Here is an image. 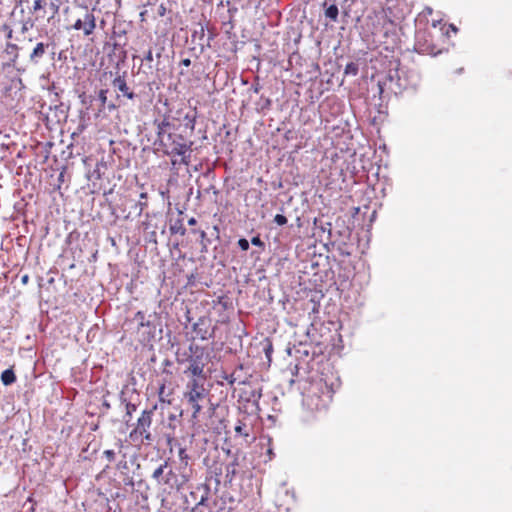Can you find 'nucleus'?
<instances>
[{"label": "nucleus", "mask_w": 512, "mask_h": 512, "mask_svg": "<svg viewBox=\"0 0 512 512\" xmlns=\"http://www.w3.org/2000/svg\"><path fill=\"white\" fill-rule=\"evenodd\" d=\"M170 229H171L172 233H178L181 236H184L186 234V229H185V227H183L182 224H180L179 226L173 225V226H171Z\"/></svg>", "instance_id": "5701e85b"}, {"label": "nucleus", "mask_w": 512, "mask_h": 512, "mask_svg": "<svg viewBox=\"0 0 512 512\" xmlns=\"http://www.w3.org/2000/svg\"><path fill=\"white\" fill-rule=\"evenodd\" d=\"M1 381L4 385H11L16 381L15 373L12 369H6L1 374Z\"/></svg>", "instance_id": "f3484780"}, {"label": "nucleus", "mask_w": 512, "mask_h": 512, "mask_svg": "<svg viewBox=\"0 0 512 512\" xmlns=\"http://www.w3.org/2000/svg\"><path fill=\"white\" fill-rule=\"evenodd\" d=\"M145 60L148 61V62H152L153 61V52L151 49H149L145 55Z\"/></svg>", "instance_id": "2f4dec72"}, {"label": "nucleus", "mask_w": 512, "mask_h": 512, "mask_svg": "<svg viewBox=\"0 0 512 512\" xmlns=\"http://www.w3.org/2000/svg\"><path fill=\"white\" fill-rule=\"evenodd\" d=\"M339 10L337 5L331 4L325 9V16L331 21L336 22L338 19Z\"/></svg>", "instance_id": "a211bd4d"}, {"label": "nucleus", "mask_w": 512, "mask_h": 512, "mask_svg": "<svg viewBox=\"0 0 512 512\" xmlns=\"http://www.w3.org/2000/svg\"><path fill=\"white\" fill-rule=\"evenodd\" d=\"M49 47V43L38 42L29 55V61L34 65H38Z\"/></svg>", "instance_id": "ddd939ff"}, {"label": "nucleus", "mask_w": 512, "mask_h": 512, "mask_svg": "<svg viewBox=\"0 0 512 512\" xmlns=\"http://www.w3.org/2000/svg\"><path fill=\"white\" fill-rule=\"evenodd\" d=\"M168 467V462L164 461L158 468H156L152 474V478L157 481L159 485L165 486L164 491H179L187 479L182 476L180 477L175 471L169 469L165 472V469Z\"/></svg>", "instance_id": "423d86ee"}, {"label": "nucleus", "mask_w": 512, "mask_h": 512, "mask_svg": "<svg viewBox=\"0 0 512 512\" xmlns=\"http://www.w3.org/2000/svg\"><path fill=\"white\" fill-rule=\"evenodd\" d=\"M183 396L192 409V420L197 421L203 408L202 402L209 396V392L204 387V380L197 378L190 379L186 384Z\"/></svg>", "instance_id": "20e7f679"}, {"label": "nucleus", "mask_w": 512, "mask_h": 512, "mask_svg": "<svg viewBox=\"0 0 512 512\" xmlns=\"http://www.w3.org/2000/svg\"><path fill=\"white\" fill-rule=\"evenodd\" d=\"M157 394L159 401L163 404L170 405L172 403V396L174 394V388L167 379H162L158 384Z\"/></svg>", "instance_id": "9d476101"}, {"label": "nucleus", "mask_w": 512, "mask_h": 512, "mask_svg": "<svg viewBox=\"0 0 512 512\" xmlns=\"http://www.w3.org/2000/svg\"><path fill=\"white\" fill-rule=\"evenodd\" d=\"M107 93H108L107 89H101L98 93V98L101 102L102 107H105V105L107 103Z\"/></svg>", "instance_id": "412c9836"}, {"label": "nucleus", "mask_w": 512, "mask_h": 512, "mask_svg": "<svg viewBox=\"0 0 512 512\" xmlns=\"http://www.w3.org/2000/svg\"><path fill=\"white\" fill-rule=\"evenodd\" d=\"M152 416L153 410L142 411L140 417L137 419L134 429L129 434L132 441L144 444L145 442L150 443L153 440L150 432Z\"/></svg>", "instance_id": "0eeeda50"}, {"label": "nucleus", "mask_w": 512, "mask_h": 512, "mask_svg": "<svg viewBox=\"0 0 512 512\" xmlns=\"http://www.w3.org/2000/svg\"><path fill=\"white\" fill-rule=\"evenodd\" d=\"M27 280H28V276H27V275L23 276L22 281H23L24 283H26V282H27Z\"/></svg>", "instance_id": "a19ab883"}, {"label": "nucleus", "mask_w": 512, "mask_h": 512, "mask_svg": "<svg viewBox=\"0 0 512 512\" xmlns=\"http://www.w3.org/2000/svg\"><path fill=\"white\" fill-rule=\"evenodd\" d=\"M157 150L171 157L173 167L177 165L188 166L191 163L193 142L181 134L169 133L164 139L155 142Z\"/></svg>", "instance_id": "f257e3e1"}, {"label": "nucleus", "mask_w": 512, "mask_h": 512, "mask_svg": "<svg viewBox=\"0 0 512 512\" xmlns=\"http://www.w3.org/2000/svg\"><path fill=\"white\" fill-rule=\"evenodd\" d=\"M268 453H269L270 455H272V454H273L271 449H269V450H268Z\"/></svg>", "instance_id": "37998d69"}, {"label": "nucleus", "mask_w": 512, "mask_h": 512, "mask_svg": "<svg viewBox=\"0 0 512 512\" xmlns=\"http://www.w3.org/2000/svg\"><path fill=\"white\" fill-rule=\"evenodd\" d=\"M205 325V320L199 319L197 323L194 324V332L197 336H199L202 340H206L211 337V334L208 331V328H202Z\"/></svg>", "instance_id": "2eb2a0df"}, {"label": "nucleus", "mask_w": 512, "mask_h": 512, "mask_svg": "<svg viewBox=\"0 0 512 512\" xmlns=\"http://www.w3.org/2000/svg\"><path fill=\"white\" fill-rule=\"evenodd\" d=\"M234 466H235V464H233V468L231 471L229 468L227 469V476H229V474H231V477H233L235 475L236 471H235Z\"/></svg>", "instance_id": "e433bc0d"}, {"label": "nucleus", "mask_w": 512, "mask_h": 512, "mask_svg": "<svg viewBox=\"0 0 512 512\" xmlns=\"http://www.w3.org/2000/svg\"><path fill=\"white\" fill-rule=\"evenodd\" d=\"M433 14V9L431 7H425L422 12L419 14V17L420 19L421 18H425L426 19V22H427V25L429 24V19L428 17L429 16H432Z\"/></svg>", "instance_id": "aec40b11"}, {"label": "nucleus", "mask_w": 512, "mask_h": 512, "mask_svg": "<svg viewBox=\"0 0 512 512\" xmlns=\"http://www.w3.org/2000/svg\"><path fill=\"white\" fill-rule=\"evenodd\" d=\"M166 12H167V8H166L165 4H163V3L160 4L158 7V15L160 17H163L166 15Z\"/></svg>", "instance_id": "7c9ffc66"}, {"label": "nucleus", "mask_w": 512, "mask_h": 512, "mask_svg": "<svg viewBox=\"0 0 512 512\" xmlns=\"http://www.w3.org/2000/svg\"><path fill=\"white\" fill-rule=\"evenodd\" d=\"M196 111H192V112H188L185 114L184 118H183V124L185 126V128L189 129L191 132L194 131L195 129V124H196Z\"/></svg>", "instance_id": "dca6fc26"}, {"label": "nucleus", "mask_w": 512, "mask_h": 512, "mask_svg": "<svg viewBox=\"0 0 512 512\" xmlns=\"http://www.w3.org/2000/svg\"><path fill=\"white\" fill-rule=\"evenodd\" d=\"M2 30L6 33L7 39H11L13 37V30L11 29V27L9 25L4 24L2 26Z\"/></svg>", "instance_id": "bb28decb"}, {"label": "nucleus", "mask_w": 512, "mask_h": 512, "mask_svg": "<svg viewBox=\"0 0 512 512\" xmlns=\"http://www.w3.org/2000/svg\"><path fill=\"white\" fill-rule=\"evenodd\" d=\"M238 246L240 247L241 250L247 251L249 249V242L247 239L241 238L238 240Z\"/></svg>", "instance_id": "a878e982"}, {"label": "nucleus", "mask_w": 512, "mask_h": 512, "mask_svg": "<svg viewBox=\"0 0 512 512\" xmlns=\"http://www.w3.org/2000/svg\"><path fill=\"white\" fill-rule=\"evenodd\" d=\"M135 318H137V319H139V320H140V325H143V320H144V314H143V312L138 311V312L135 314Z\"/></svg>", "instance_id": "473e14b6"}, {"label": "nucleus", "mask_w": 512, "mask_h": 512, "mask_svg": "<svg viewBox=\"0 0 512 512\" xmlns=\"http://www.w3.org/2000/svg\"><path fill=\"white\" fill-rule=\"evenodd\" d=\"M4 52L10 57V61L2 64V70L5 71L9 68H14L19 57V47L17 44L7 42Z\"/></svg>", "instance_id": "9b49d317"}, {"label": "nucleus", "mask_w": 512, "mask_h": 512, "mask_svg": "<svg viewBox=\"0 0 512 512\" xmlns=\"http://www.w3.org/2000/svg\"><path fill=\"white\" fill-rule=\"evenodd\" d=\"M74 30H82L85 36H90L96 28V17L93 11H86L83 20L77 19L73 24Z\"/></svg>", "instance_id": "1a4fd4ad"}, {"label": "nucleus", "mask_w": 512, "mask_h": 512, "mask_svg": "<svg viewBox=\"0 0 512 512\" xmlns=\"http://www.w3.org/2000/svg\"><path fill=\"white\" fill-rule=\"evenodd\" d=\"M112 85L115 89H117L119 92L122 93V95L129 100H133L135 98V93L133 90L128 86L125 76L118 75L115 77L112 81Z\"/></svg>", "instance_id": "f8f14e48"}, {"label": "nucleus", "mask_w": 512, "mask_h": 512, "mask_svg": "<svg viewBox=\"0 0 512 512\" xmlns=\"http://www.w3.org/2000/svg\"><path fill=\"white\" fill-rule=\"evenodd\" d=\"M274 222L279 226H283V225L287 224L288 220H287L286 216H284L282 214H276L274 217Z\"/></svg>", "instance_id": "4be33fe9"}, {"label": "nucleus", "mask_w": 512, "mask_h": 512, "mask_svg": "<svg viewBox=\"0 0 512 512\" xmlns=\"http://www.w3.org/2000/svg\"><path fill=\"white\" fill-rule=\"evenodd\" d=\"M178 456H179L180 460H181L182 462H184V463H185V465H187V463H188V459H189V456H188V454L186 453V449H185V448H183V447L179 448Z\"/></svg>", "instance_id": "b1692460"}, {"label": "nucleus", "mask_w": 512, "mask_h": 512, "mask_svg": "<svg viewBox=\"0 0 512 512\" xmlns=\"http://www.w3.org/2000/svg\"><path fill=\"white\" fill-rule=\"evenodd\" d=\"M235 431H236L237 433H239V434H241V435L245 436V437H248V433H246V432L244 433V432H243V428H242V426H236V427H235Z\"/></svg>", "instance_id": "72a5a7b5"}, {"label": "nucleus", "mask_w": 512, "mask_h": 512, "mask_svg": "<svg viewBox=\"0 0 512 512\" xmlns=\"http://www.w3.org/2000/svg\"><path fill=\"white\" fill-rule=\"evenodd\" d=\"M60 180H63V173H60V177H59Z\"/></svg>", "instance_id": "79ce46f5"}, {"label": "nucleus", "mask_w": 512, "mask_h": 512, "mask_svg": "<svg viewBox=\"0 0 512 512\" xmlns=\"http://www.w3.org/2000/svg\"><path fill=\"white\" fill-rule=\"evenodd\" d=\"M176 359L179 364L188 363L184 374L192 376V378L206 379L204 368L210 361V355L206 348L191 343L187 350L177 352Z\"/></svg>", "instance_id": "f03ea898"}, {"label": "nucleus", "mask_w": 512, "mask_h": 512, "mask_svg": "<svg viewBox=\"0 0 512 512\" xmlns=\"http://www.w3.org/2000/svg\"><path fill=\"white\" fill-rule=\"evenodd\" d=\"M181 65H183L185 67H189L191 65V60L189 58L182 59Z\"/></svg>", "instance_id": "c9c22d12"}, {"label": "nucleus", "mask_w": 512, "mask_h": 512, "mask_svg": "<svg viewBox=\"0 0 512 512\" xmlns=\"http://www.w3.org/2000/svg\"><path fill=\"white\" fill-rule=\"evenodd\" d=\"M140 199H145L146 200L147 199V193L146 192H142L140 194Z\"/></svg>", "instance_id": "ea45409f"}, {"label": "nucleus", "mask_w": 512, "mask_h": 512, "mask_svg": "<svg viewBox=\"0 0 512 512\" xmlns=\"http://www.w3.org/2000/svg\"><path fill=\"white\" fill-rule=\"evenodd\" d=\"M334 391L325 381H318L311 385L305 395L304 404L311 412H321L328 409L333 400Z\"/></svg>", "instance_id": "7ed1b4c3"}, {"label": "nucleus", "mask_w": 512, "mask_h": 512, "mask_svg": "<svg viewBox=\"0 0 512 512\" xmlns=\"http://www.w3.org/2000/svg\"><path fill=\"white\" fill-rule=\"evenodd\" d=\"M154 125L156 126L157 139L155 142H159L164 139L165 136L169 135V130L172 126L169 117L165 116L162 120H155Z\"/></svg>", "instance_id": "4468645a"}, {"label": "nucleus", "mask_w": 512, "mask_h": 512, "mask_svg": "<svg viewBox=\"0 0 512 512\" xmlns=\"http://www.w3.org/2000/svg\"><path fill=\"white\" fill-rule=\"evenodd\" d=\"M453 30L454 32L457 31V28L454 25H446V28L443 30L444 33V40L449 37V30Z\"/></svg>", "instance_id": "c85d7f7f"}, {"label": "nucleus", "mask_w": 512, "mask_h": 512, "mask_svg": "<svg viewBox=\"0 0 512 512\" xmlns=\"http://www.w3.org/2000/svg\"><path fill=\"white\" fill-rule=\"evenodd\" d=\"M62 0H35L31 12L40 17L47 16V21H52L59 15Z\"/></svg>", "instance_id": "6e6552de"}, {"label": "nucleus", "mask_w": 512, "mask_h": 512, "mask_svg": "<svg viewBox=\"0 0 512 512\" xmlns=\"http://www.w3.org/2000/svg\"><path fill=\"white\" fill-rule=\"evenodd\" d=\"M146 206H147L146 202H137V203H135V207L138 208L137 214L140 215L143 212V210H144V208Z\"/></svg>", "instance_id": "c756f323"}, {"label": "nucleus", "mask_w": 512, "mask_h": 512, "mask_svg": "<svg viewBox=\"0 0 512 512\" xmlns=\"http://www.w3.org/2000/svg\"><path fill=\"white\" fill-rule=\"evenodd\" d=\"M192 232L193 233H198L201 239H205L206 238V232L204 230H199V231L198 230H193Z\"/></svg>", "instance_id": "f704fd0d"}, {"label": "nucleus", "mask_w": 512, "mask_h": 512, "mask_svg": "<svg viewBox=\"0 0 512 512\" xmlns=\"http://www.w3.org/2000/svg\"><path fill=\"white\" fill-rule=\"evenodd\" d=\"M107 108H108V110L111 111V110L116 109V105L114 103H110V104L107 105Z\"/></svg>", "instance_id": "58836bf2"}, {"label": "nucleus", "mask_w": 512, "mask_h": 512, "mask_svg": "<svg viewBox=\"0 0 512 512\" xmlns=\"http://www.w3.org/2000/svg\"><path fill=\"white\" fill-rule=\"evenodd\" d=\"M252 245L258 246V247H264V242L260 239L259 236H255L251 239Z\"/></svg>", "instance_id": "cd10ccee"}, {"label": "nucleus", "mask_w": 512, "mask_h": 512, "mask_svg": "<svg viewBox=\"0 0 512 512\" xmlns=\"http://www.w3.org/2000/svg\"><path fill=\"white\" fill-rule=\"evenodd\" d=\"M440 42H444V33L426 27L416 31L414 49L420 54L435 56L441 52Z\"/></svg>", "instance_id": "39448f33"}, {"label": "nucleus", "mask_w": 512, "mask_h": 512, "mask_svg": "<svg viewBox=\"0 0 512 512\" xmlns=\"http://www.w3.org/2000/svg\"><path fill=\"white\" fill-rule=\"evenodd\" d=\"M188 224H189L190 226H194V225H196V224H197V220H196L194 217H192V218H190V219L188 220Z\"/></svg>", "instance_id": "4c0bfd02"}, {"label": "nucleus", "mask_w": 512, "mask_h": 512, "mask_svg": "<svg viewBox=\"0 0 512 512\" xmlns=\"http://www.w3.org/2000/svg\"><path fill=\"white\" fill-rule=\"evenodd\" d=\"M430 27L435 30V32H443L446 28V23L443 22L442 19H432Z\"/></svg>", "instance_id": "6ab92c4d"}, {"label": "nucleus", "mask_w": 512, "mask_h": 512, "mask_svg": "<svg viewBox=\"0 0 512 512\" xmlns=\"http://www.w3.org/2000/svg\"><path fill=\"white\" fill-rule=\"evenodd\" d=\"M103 455L109 463L115 460V452L113 450H105L103 452Z\"/></svg>", "instance_id": "393cba45"}]
</instances>
